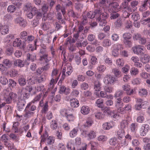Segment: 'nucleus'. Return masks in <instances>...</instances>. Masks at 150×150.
<instances>
[{
	"instance_id": "nucleus-1",
	"label": "nucleus",
	"mask_w": 150,
	"mask_h": 150,
	"mask_svg": "<svg viewBox=\"0 0 150 150\" xmlns=\"http://www.w3.org/2000/svg\"><path fill=\"white\" fill-rule=\"evenodd\" d=\"M108 13L105 12H102V9L97 10L96 20L100 26H105L107 23L106 19L109 17Z\"/></svg>"
},
{
	"instance_id": "nucleus-2",
	"label": "nucleus",
	"mask_w": 150,
	"mask_h": 150,
	"mask_svg": "<svg viewBox=\"0 0 150 150\" xmlns=\"http://www.w3.org/2000/svg\"><path fill=\"white\" fill-rule=\"evenodd\" d=\"M31 105V102L29 103L28 104L25 109V113L23 116L26 119L29 118L33 116L35 113V111L36 110V106L34 105Z\"/></svg>"
},
{
	"instance_id": "nucleus-3",
	"label": "nucleus",
	"mask_w": 150,
	"mask_h": 150,
	"mask_svg": "<svg viewBox=\"0 0 150 150\" xmlns=\"http://www.w3.org/2000/svg\"><path fill=\"white\" fill-rule=\"evenodd\" d=\"M41 137L42 138L41 142L46 141L47 145H52L54 142V138L51 136L48 137V134L46 131H45L42 135L41 136Z\"/></svg>"
},
{
	"instance_id": "nucleus-4",
	"label": "nucleus",
	"mask_w": 150,
	"mask_h": 150,
	"mask_svg": "<svg viewBox=\"0 0 150 150\" xmlns=\"http://www.w3.org/2000/svg\"><path fill=\"white\" fill-rule=\"evenodd\" d=\"M132 37L131 34L129 33H125L122 35L123 43L126 46L129 47L132 46Z\"/></svg>"
},
{
	"instance_id": "nucleus-5",
	"label": "nucleus",
	"mask_w": 150,
	"mask_h": 150,
	"mask_svg": "<svg viewBox=\"0 0 150 150\" xmlns=\"http://www.w3.org/2000/svg\"><path fill=\"white\" fill-rule=\"evenodd\" d=\"M115 81V77L110 74L107 75L104 78V82L108 84L112 85Z\"/></svg>"
},
{
	"instance_id": "nucleus-6",
	"label": "nucleus",
	"mask_w": 150,
	"mask_h": 150,
	"mask_svg": "<svg viewBox=\"0 0 150 150\" xmlns=\"http://www.w3.org/2000/svg\"><path fill=\"white\" fill-rule=\"evenodd\" d=\"M146 101L143 102L142 99L137 98V103L135 106V108L136 110H139L143 108L145 104H146Z\"/></svg>"
},
{
	"instance_id": "nucleus-7",
	"label": "nucleus",
	"mask_w": 150,
	"mask_h": 150,
	"mask_svg": "<svg viewBox=\"0 0 150 150\" xmlns=\"http://www.w3.org/2000/svg\"><path fill=\"white\" fill-rule=\"evenodd\" d=\"M95 35L93 34H89L87 37L88 40L91 42V44L95 45H99V42L96 39Z\"/></svg>"
},
{
	"instance_id": "nucleus-8",
	"label": "nucleus",
	"mask_w": 150,
	"mask_h": 150,
	"mask_svg": "<svg viewBox=\"0 0 150 150\" xmlns=\"http://www.w3.org/2000/svg\"><path fill=\"white\" fill-rule=\"evenodd\" d=\"M25 103V100L21 99H18L17 103V106L18 110L19 111H21L24 108Z\"/></svg>"
},
{
	"instance_id": "nucleus-9",
	"label": "nucleus",
	"mask_w": 150,
	"mask_h": 150,
	"mask_svg": "<svg viewBox=\"0 0 150 150\" xmlns=\"http://www.w3.org/2000/svg\"><path fill=\"white\" fill-rule=\"evenodd\" d=\"M33 13H34V16H35L36 18L40 19L42 17V13L41 11H39L35 7H33Z\"/></svg>"
},
{
	"instance_id": "nucleus-10",
	"label": "nucleus",
	"mask_w": 150,
	"mask_h": 150,
	"mask_svg": "<svg viewBox=\"0 0 150 150\" xmlns=\"http://www.w3.org/2000/svg\"><path fill=\"white\" fill-rule=\"evenodd\" d=\"M70 103L71 107L72 108H77L79 105V101L75 98L71 99L70 100Z\"/></svg>"
},
{
	"instance_id": "nucleus-11",
	"label": "nucleus",
	"mask_w": 150,
	"mask_h": 150,
	"mask_svg": "<svg viewBox=\"0 0 150 150\" xmlns=\"http://www.w3.org/2000/svg\"><path fill=\"white\" fill-rule=\"evenodd\" d=\"M8 31L9 30L7 26L2 25L0 23V34L5 35L8 33Z\"/></svg>"
},
{
	"instance_id": "nucleus-12",
	"label": "nucleus",
	"mask_w": 150,
	"mask_h": 150,
	"mask_svg": "<svg viewBox=\"0 0 150 150\" xmlns=\"http://www.w3.org/2000/svg\"><path fill=\"white\" fill-rule=\"evenodd\" d=\"M140 60L144 64L148 63L150 62V56L147 54H145L141 57Z\"/></svg>"
},
{
	"instance_id": "nucleus-13",
	"label": "nucleus",
	"mask_w": 150,
	"mask_h": 150,
	"mask_svg": "<svg viewBox=\"0 0 150 150\" xmlns=\"http://www.w3.org/2000/svg\"><path fill=\"white\" fill-rule=\"evenodd\" d=\"M38 54L40 57L39 60L41 61H42V59L48 56L47 51H43L42 50H40Z\"/></svg>"
},
{
	"instance_id": "nucleus-14",
	"label": "nucleus",
	"mask_w": 150,
	"mask_h": 150,
	"mask_svg": "<svg viewBox=\"0 0 150 150\" xmlns=\"http://www.w3.org/2000/svg\"><path fill=\"white\" fill-rule=\"evenodd\" d=\"M60 88L59 92L60 94H62L64 93L65 94L67 95L69 94L70 92V89L69 88H67L64 86H60Z\"/></svg>"
},
{
	"instance_id": "nucleus-15",
	"label": "nucleus",
	"mask_w": 150,
	"mask_h": 150,
	"mask_svg": "<svg viewBox=\"0 0 150 150\" xmlns=\"http://www.w3.org/2000/svg\"><path fill=\"white\" fill-rule=\"evenodd\" d=\"M132 50L135 54H141L143 51V49L140 46H136L133 47Z\"/></svg>"
},
{
	"instance_id": "nucleus-16",
	"label": "nucleus",
	"mask_w": 150,
	"mask_h": 150,
	"mask_svg": "<svg viewBox=\"0 0 150 150\" xmlns=\"http://www.w3.org/2000/svg\"><path fill=\"white\" fill-rule=\"evenodd\" d=\"M109 6L111 7V8L114 11H117L118 10L119 4L116 2L110 3L109 4Z\"/></svg>"
},
{
	"instance_id": "nucleus-17",
	"label": "nucleus",
	"mask_w": 150,
	"mask_h": 150,
	"mask_svg": "<svg viewBox=\"0 0 150 150\" xmlns=\"http://www.w3.org/2000/svg\"><path fill=\"white\" fill-rule=\"evenodd\" d=\"M14 64L15 66L22 67L24 66V62L20 59H17L14 61Z\"/></svg>"
},
{
	"instance_id": "nucleus-18",
	"label": "nucleus",
	"mask_w": 150,
	"mask_h": 150,
	"mask_svg": "<svg viewBox=\"0 0 150 150\" xmlns=\"http://www.w3.org/2000/svg\"><path fill=\"white\" fill-rule=\"evenodd\" d=\"M112 71V72L116 77L120 78L122 76L121 71L117 68L113 69Z\"/></svg>"
},
{
	"instance_id": "nucleus-19",
	"label": "nucleus",
	"mask_w": 150,
	"mask_h": 150,
	"mask_svg": "<svg viewBox=\"0 0 150 150\" xmlns=\"http://www.w3.org/2000/svg\"><path fill=\"white\" fill-rule=\"evenodd\" d=\"M115 106L117 108H121L123 106V103L120 98H117L115 101Z\"/></svg>"
},
{
	"instance_id": "nucleus-20",
	"label": "nucleus",
	"mask_w": 150,
	"mask_h": 150,
	"mask_svg": "<svg viewBox=\"0 0 150 150\" xmlns=\"http://www.w3.org/2000/svg\"><path fill=\"white\" fill-rule=\"evenodd\" d=\"M90 111V109L88 106H83L81 108V112L83 114L85 115L88 114Z\"/></svg>"
},
{
	"instance_id": "nucleus-21",
	"label": "nucleus",
	"mask_w": 150,
	"mask_h": 150,
	"mask_svg": "<svg viewBox=\"0 0 150 150\" xmlns=\"http://www.w3.org/2000/svg\"><path fill=\"white\" fill-rule=\"evenodd\" d=\"M33 8V7L32 6V4L30 2H28L25 4L24 9L25 11H27L31 10V11Z\"/></svg>"
},
{
	"instance_id": "nucleus-22",
	"label": "nucleus",
	"mask_w": 150,
	"mask_h": 150,
	"mask_svg": "<svg viewBox=\"0 0 150 150\" xmlns=\"http://www.w3.org/2000/svg\"><path fill=\"white\" fill-rule=\"evenodd\" d=\"M101 83L99 81H96L94 83V89L96 91H99L101 88Z\"/></svg>"
},
{
	"instance_id": "nucleus-23",
	"label": "nucleus",
	"mask_w": 150,
	"mask_h": 150,
	"mask_svg": "<svg viewBox=\"0 0 150 150\" xmlns=\"http://www.w3.org/2000/svg\"><path fill=\"white\" fill-rule=\"evenodd\" d=\"M97 10H96L95 11H90L87 14V16L88 18H93L95 16L97 17Z\"/></svg>"
},
{
	"instance_id": "nucleus-24",
	"label": "nucleus",
	"mask_w": 150,
	"mask_h": 150,
	"mask_svg": "<svg viewBox=\"0 0 150 150\" xmlns=\"http://www.w3.org/2000/svg\"><path fill=\"white\" fill-rule=\"evenodd\" d=\"M3 63L5 67L7 68H10L12 66L11 62L8 59H4L3 61Z\"/></svg>"
},
{
	"instance_id": "nucleus-25",
	"label": "nucleus",
	"mask_w": 150,
	"mask_h": 150,
	"mask_svg": "<svg viewBox=\"0 0 150 150\" xmlns=\"http://www.w3.org/2000/svg\"><path fill=\"white\" fill-rule=\"evenodd\" d=\"M26 59L28 60H31L33 62L36 59V55L35 54L28 53L27 55Z\"/></svg>"
},
{
	"instance_id": "nucleus-26",
	"label": "nucleus",
	"mask_w": 150,
	"mask_h": 150,
	"mask_svg": "<svg viewBox=\"0 0 150 150\" xmlns=\"http://www.w3.org/2000/svg\"><path fill=\"white\" fill-rule=\"evenodd\" d=\"M96 103L97 106L102 109L104 107L103 105V100L101 98L98 99L96 101Z\"/></svg>"
},
{
	"instance_id": "nucleus-27",
	"label": "nucleus",
	"mask_w": 150,
	"mask_h": 150,
	"mask_svg": "<svg viewBox=\"0 0 150 150\" xmlns=\"http://www.w3.org/2000/svg\"><path fill=\"white\" fill-rule=\"evenodd\" d=\"M18 82L21 86H24L26 84V79L23 77H20L18 79Z\"/></svg>"
},
{
	"instance_id": "nucleus-28",
	"label": "nucleus",
	"mask_w": 150,
	"mask_h": 150,
	"mask_svg": "<svg viewBox=\"0 0 150 150\" xmlns=\"http://www.w3.org/2000/svg\"><path fill=\"white\" fill-rule=\"evenodd\" d=\"M21 41L19 39L16 38L13 42V46L15 47H18L21 45Z\"/></svg>"
},
{
	"instance_id": "nucleus-29",
	"label": "nucleus",
	"mask_w": 150,
	"mask_h": 150,
	"mask_svg": "<svg viewBox=\"0 0 150 150\" xmlns=\"http://www.w3.org/2000/svg\"><path fill=\"white\" fill-rule=\"evenodd\" d=\"M103 44L104 47H109L111 45V42L109 39H105L103 42Z\"/></svg>"
},
{
	"instance_id": "nucleus-30",
	"label": "nucleus",
	"mask_w": 150,
	"mask_h": 150,
	"mask_svg": "<svg viewBox=\"0 0 150 150\" xmlns=\"http://www.w3.org/2000/svg\"><path fill=\"white\" fill-rule=\"evenodd\" d=\"M67 69L66 71V76H68L70 75L73 71L72 67L70 65H67L66 66Z\"/></svg>"
},
{
	"instance_id": "nucleus-31",
	"label": "nucleus",
	"mask_w": 150,
	"mask_h": 150,
	"mask_svg": "<svg viewBox=\"0 0 150 150\" xmlns=\"http://www.w3.org/2000/svg\"><path fill=\"white\" fill-rule=\"evenodd\" d=\"M16 7L14 5H10L7 8V11L10 13H13L15 12L16 10Z\"/></svg>"
},
{
	"instance_id": "nucleus-32",
	"label": "nucleus",
	"mask_w": 150,
	"mask_h": 150,
	"mask_svg": "<svg viewBox=\"0 0 150 150\" xmlns=\"http://www.w3.org/2000/svg\"><path fill=\"white\" fill-rule=\"evenodd\" d=\"M128 123L127 120H124L120 123V127L122 129L128 127Z\"/></svg>"
},
{
	"instance_id": "nucleus-33",
	"label": "nucleus",
	"mask_w": 150,
	"mask_h": 150,
	"mask_svg": "<svg viewBox=\"0 0 150 150\" xmlns=\"http://www.w3.org/2000/svg\"><path fill=\"white\" fill-rule=\"evenodd\" d=\"M147 6L144 1L140 6L139 10L141 12H143L146 10L147 9Z\"/></svg>"
},
{
	"instance_id": "nucleus-34",
	"label": "nucleus",
	"mask_w": 150,
	"mask_h": 150,
	"mask_svg": "<svg viewBox=\"0 0 150 150\" xmlns=\"http://www.w3.org/2000/svg\"><path fill=\"white\" fill-rule=\"evenodd\" d=\"M125 131L124 129H120L117 131V134L119 139L122 138L124 137Z\"/></svg>"
},
{
	"instance_id": "nucleus-35",
	"label": "nucleus",
	"mask_w": 150,
	"mask_h": 150,
	"mask_svg": "<svg viewBox=\"0 0 150 150\" xmlns=\"http://www.w3.org/2000/svg\"><path fill=\"white\" fill-rule=\"evenodd\" d=\"M115 26L116 27L120 28L122 24V19L119 18L117 20V21L115 23Z\"/></svg>"
},
{
	"instance_id": "nucleus-36",
	"label": "nucleus",
	"mask_w": 150,
	"mask_h": 150,
	"mask_svg": "<svg viewBox=\"0 0 150 150\" xmlns=\"http://www.w3.org/2000/svg\"><path fill=\"white\" fill-rule=\"evenodd\" d=\"M78 129H77L74 128L70 132V136L73 138L76 136L77 134Z\"/></svg>"
},
{
	"instance_id": "nucleus-37",
	"label": "nucleus",
	"mask_w": 150,
	"mask_h": 150,
	"mask_svg": "<svg viewBox=\"0 0 150 150\" xmlns=\"http://www.w3.org/2000/svg\"><path fill=\"white\" fill-rule=\"evenodd\" d=\"M66 117L68 121L69 122L73 121L75 119V117L72 114H67L66 115Z\"/></svg>"
},
{
	"instance_id": "nucleus-38",
	"label": "nucleus",
	"mask_w": 150,
	"mask_h": 150,
	"mask_svg": "<svg viewBox=\"0 0 150 150\" xmlns=\"http://www.w3.org/2000/svg\"><path fill=\"white\" fill-rule=\"evenodd\" d=\"M132 18L134 21H136L140 19V16L139 14L135 13L132 14Z\"/></svg>"
},
{
	"instance_id": "nucleus-39",
	"label": "nucleus",
	"mask_w": 150,
	"mask_h": 150,
	"mask_svg": "<svg viewBox=\"0 0 150 150\" xmlns=\"http://www.w3.org/2000/svg\"><path fill=\"white\" fill-rule=\"evenodd\" d=\"M0 82L2 84L5 85L8 83V81L6 77L2 76L0 78Z\"/></svg>"
},
{
	"instance_id": "nucleus-40",
	"label": "nucleus",
	"mask_w": 150,
	"mask_h": 150,
	"mask_svg": "<svg viewBox=\"0 0 150 150\" xmlns=\"http://www.w3.org/2000/svg\"><path fill=\"white\" fill-rule=\"evenodd\" d=\"M33 90V87L31 86H27L25 88H23L22 91H24V92L30 93Z\"/></svg>"
},
{
	"instance_id": "nucleus-41",
	"label": "nucleus",
	"mask_w": 150,
	"mask_h": 150,
	"mask_svg": "<svg viewBox=\"0 0 150 150\" xmlns=\"http://www.w3.org/2000/svg\"><path fill=\"white\" fill-rule=\"evenodd\" d=\"M116 64L118 67H122L124 64V61L122 59H118L116 60Z\"/></svg>"
},
{
	"instance_id": "nucleus-42",
	"label": "nucleus",
	"mask_w": 150,
	"mask_h": 150,
	"mask_svg": "<svg viewBox=\"0 0 150 150\" xmlns=\"http://www.w3.org/2000/svg\"><path fill=\"white\" fill-rule=\"evenodd\" d=\"M142 36L140 34L138 33H134L133 35V38L134 40H139Z\"/></svg>"
},
{
	"instance_id": "nucleus-43",
	"label": "nucleus",
	"mask_w": 150,
	"mask_h": 150,
	"mask_svg": "<svg viewBox=\"0 0 150 150\" xmlns=\"http://www.w3.org/2000/svg\"><path fill=\"white\" fill-rule=\"evenodd\" d=\"M130 72L131 75H136L138 73L139 71L138 69L137 68L133 67L130 69Z\"/></svg>"
},
{
	"instance_id": "nucleus-44",
	"label": "nucleus",
	"mask_w": 150,
	"mask_h": 150,
	"mask_svg": "<svg viewBox=\"0 0 150 150\" xmlns=\"http://www.w3.org/2000/svg\"><path fill=\"white\" fill-rule=\"evenodd\" d=\"M102 110H104V113L106 112L108 115H111L112 114V112L110 108L104 106Z\"/></svg>"
},
{
	"instance_id": "nucleus-45",
	"label": "nucleus",
	"mask_w": 150,
	"mask_h": 150,
	"mask_svg": "<svg viewBox=\"0 0 150 150\" xmlns=\"http://www.w3.org/2000/svg\"><path fill=\"white\" fill-rule=\"evenodd\" d=\"M123 93V91L121 90H118L115 93L114 95V97L117 98V97H120L122 96Z\"/></svg>"
},
{
	"instance_id": "nucleus-46",
	"label": "nucleus",
	"mask_w": 150,
	"mask_h": 150,
	"mask_svg": "<svg viewBox=\"0 0 150 150\" xmlns=\"http://www.w3.org/2000/svg\"><path fill=\"white\" fill-rule=\"evenodd\" d=\"M139 93L142 96L146 95L147 94V91L145 89H141L139 90Z\"/></svg>"
},
{
	"instance_id": "nucleus-47",
	"label": "nucleus",
	"mask_w": 150,
	"mask_h": 150,
	"mask_svg": "<svg viewBox=\"0 0 150 150\" xmlns=\"http://www.w3.org/2000/svg\"><path fill=\"white\" fill-rule=\"evenodd\" d=\"M110 18L111 19H116L120 16V14L117 13L116 11L112 13L110 15Z\"/></svg>"
},
{
	"instance_id": "nucleus-48",
	"label": "nucleus",
	"mask_w": 150,
	"mask_h": 150,
	"mask_svg": "<svg viewBox=\"0 0 150 150\" xmlns=\"http://www.w3.org/2000/svg\"><path fill=\"white\" fill-rule=\"evenodd\" d=\"M41 27L44 30H46L49 28L48 24L47 23H42L41 24Z\"/></svg>"
},
{
	"instance_id": "nucleus-49",
	"label": "nucleus",
	"mask_w": 150,
	"mask_h": 150,
	"mask_svg": "<svg viewBox=\"0 0 150 150\" xmlns=\"http://www.w3.org/2000/svg\"><path fill=\"white\" fill-rule=\"evenodd\" d=\"M48 102H46L44 104L43 109L42 110V113H46L48 110Z\"/></svg>"
},
{
	"instance_id": "nucleus-50",
	"label": "nucleus",
	"mask_w": 150,
	"mask_h": 150,
	"mask_svg": "<svg viewBox=\"0 0 150 150\" xmlns=\"http://www.w3.org/2000/svg\"><path fill=\"white\" fill-rule=\"evenodd\" d=\"M96 134L95 132L93 131H90L89 132L88 134V137L90 139H92L94 138L96 136Z\"/></svg>"
},
{
	"instance_id": "nucleus-51",
	"label": "nucleus",
	"mask_w": 150,
	"mask_h": 150,
	"mask_svg": "<svg viewBox=\"0 0 150 150\" xmlns=\"http://www.w3.org/2000/svg\"><path fill=\"white\" fill-rule=\"evenodd\" d=\"M10 76L12 77H15L18 74V71L14 69L11 70L10 71Z\"/></svg>"
},
{
	"instance_id": "nucleus-52",
	"label": "nucleus",
	"mask_w": 150,
	"mask_h": 150,
	"mask_svg": "<svg viewBox=\"0 0 150 150\" xmlns=\"http://www.w3.org/2000/svg\"><path fill=\"white\" fill-rule=\"evenodd\" d=\"M6 52L7 54L9 55H12L13 52V48L12 47L7 48Z\"/></svg>"
},
{
	"instance_id": "nucleus-53",
	"label": "nucleus",
	"mask_w": 150,
	"mask_h": 150,
	"mask_svg": "<svg viewBox=\"0 0 150 150\" xmlns=\"http://www.w3.org/2000/svg\"><path fill=\"white\" fill-rule=\"evenodd\" d=\"M114 49L117 50L118 51L121 50L123 49L122 45L120 44H115L114 45Z\"/></svg>"
},
{
	"instance_id": "nucleus-54",
	"label": "nucleus",
	"mask_w": 150,
	"mask_h": 150,
	"mask_svg": "<svg viewBox=\"0 0 150 150\" xmlns=\"http://www.w3.org/2000/svg\"><path fill=\"white\" fill-rule=\"evenodd\" d=\"M14 54L16 57L19 58L22 56V53L21 51L17 50L15 51Z\"/></svg>"
},
{
	"instance_id": "nucleus-55",
	"label": "nucleus",
	"mask_w": 150,
	"mask_h": 150,
	"mask_svg": "<svg viewBox=\"0 0 150 150\" xmlns=\"http://www.w3.org/2000/svg\"><path fill=\"white\" fill-rule=\"evenodd\" d=\"M4 144L6 147H7L8 148V149H10L12 148V147L13 146V144L12 142H10L7 141L4 143Z\"/></svg>"
},
{
	"instance_id": "nucleus-56",
	"label": "nucleus",
	"mask_w": 150,
	"mask_h": 150,
	"mask_svg": "<svg viewBox=\"0 0 150 150\" xmlns=\"http://www.w3.org/2000/svg\"><path fill=\"white\" fill-rule=\"evenodd\" d=\"M141 127L147 132L149 131L150 129L149 126L146 124H143Z\"/></svg>"
},
{
	"instance_id": "nucleus-57",
	"label": "nucleus",
	"mask_w": 150,
	"mask_h": 150,
	"mask_svg": "<svg viewBox=\"0 0 150 150\" xmlns=\"http://www.w3.org/2000/svg\"><path fill=\"white\" fill-rule=\"evenodd\" d=\"M98 141L104 142L107 140V137L105 136L100 135L98 137Z\"/></svg>"
},
{
	"instance_id": "nucleus-58",
	"label": "nucleus",
	"mask_w": 150,
	"mask_h": 150,
	"mask_svg": "<svg viewBox=\"0 0 150 150\" xmlns=\"http://www.w3.org/2000/svg\"><path fill=\"white\" fill-rule=\"evenodd\" d=\"M50 126L51 129H57V124L55 120L52 121V123H51Z\"/></svg>"
},
{
	"instance_id": "nucleus-59",
	"label": "nucleus",
	"mask_w": 150,
	"mask_h": 150,
	"mask_svg": "<svg viewBox=\"0 0 150 150\" xmlns=\"http://www.w3.org/2000/svg\"><path fill=\"white\" fill-rule=\"evenodd\" d=\"M96 117L99 119H102L104 117V115L102 114L100 112H97L96 113L95 115Z\"/></svg>"
},
{
	"instance_id": "nucleus-60",
	"label": "nucleus",
	"mask_w": 150,
	"mask_h": 150,
	"mask_svg": "<svg viewBox=\"0 0 150 150\" xmlns=\"http://www.w3.org/2000/svg\"><path fill=\"white\" fill-rule=\"evenodd\" d=\"M103 128L105 129H109L111 127L110 124L108 122H106L103 125Z\"/></svg>"
},
{
	"instance_id": "nucleus-61",
	"label": "nucleus",
	"mask_w": 150,
	"mask_h": 150,
	"mask_svg": "<svg viewBox=\"0 0 150 150\" xmlns=\"http://www.w3.org/2000/svg\"><path fill=\"white\" fill-rule=\"evenodd\" d=\"M117 113L119 114L123 115L126 112L124 108H118L117 110Z\"/></svg>"
},
{
	"instance_id": "nucleus-62",
	"label": "nucleus",
	"mask_w": 150,
	"mask_h": 150,
	"mask_svg": "<svg viewBox=\"0 0 150 150\" xmlns=\"http://www.w3.org/2000/svg\"><path fill=\"white\" fill-rule=\"evenodd\" d=\"M27 33L25 31H23L21 33L20 37L22 39H25L27 37Z\"/></svg>"
},
{
	"instance_id": "nucleus-63",
	"label": "nucleus",
	"mask_w": 150,
	"mask_h": 150,
	"mask_svg": "<svg viewBox=\"0 0 150 150\" xmlns=\"http://www.w3.org/2000/svg\"><path fill=\"white\" fill-rule=\"evenodd\" d=\"M139 132L140 135L142 136H145L146 134V133L147 132L145 131L144 129H142L141 127L139 129Z\"/></svg>"
},
{
	"instance_id": "nucleus-64",
	"label": "nucleus",
	"mask_w": 150,
	"mask_h": 150,
	"mask_svg": "<svg viewBox=\"0 0 150 150\" xmlns=\"http://www.w3.org/2000/svg\"><path fill=\"white\" fill-rule=\"evenodd\" d=\"M39 20L35 18L32 21V24L34 27H35L38 25L39 23Z\"/></svg>"
}]
</instances>
